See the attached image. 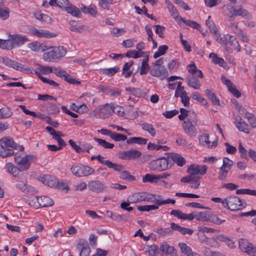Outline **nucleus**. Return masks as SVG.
Here are the masks:
<instances>
[{
  "label": "nucleus",
  "instance_id": "bf43d9fd",
  "mask_svg": "<svg viewBox=\"0 0 256 256\" xmlns=\"http://www.w3.org/2000/svg\"><path fill=\"white\" fill-rule=\"evenodd\" d=\"M180 63L178 60H173L168 64V68L170 71H176L178 68Z\"/></svg>",
  "mask_w": 256,
  "mask_h": 256
},
{
  "label": "nucleus",
  "instance_id": "7ed1b4c3",
  "mask_svg": "<svg viewBox=\"0 0 256 256\" xmlns=\"http://www.w3.org/2000/svg\"><path fill=\"white\" fill-rule=\"evenodd\" d=\"M50 50L43 54V59L46 61L54 62L56 59L64 57L67 50L63 46L51 47Z\"/></svg>",
  "mask_w": 256,
  "mask_h": 256
},
{
  "label": "nucleus",
  "instance_id": "680f3d73",
  "mask_svg": "<svg viewBox=\"0 0 256 256\" xmlns=\"http://www.w3.org/2000/svg\"><path fill=\"white\" fill-rule=\"evenodd\" d=\"M234 162L232 160L225 157L223 159V164L222 167L230 170Z\"/></svg>",
  "mask_w": 256,
  "mask_h": 256
},
{
  "label": "nucleus",
  "instance_id": "5fc2aeb1",
  "mask_svg": "<svg viewBox=\"0 0 256 256\" xmlns=\"http://www.w3.org/2000/svg\"><path fill=\"white\" fill-rule=\"evenodd\" d=\"M170 228H158L155 232H157L160 236H169L172 234Z\"/></svg>",
  "mask_w": 256,
  "mask_h": 256
},
{
  "label": "nucleus",
  "instance_id": "393cba45",
  "mask_svg": "<svg viewBox=\"0 0 256 256\" xmlns=\"http://www.w3.org/2000/svg\"><path fill=\"white\" fill-rule=\"evenodd\" d=\"M42 182L51 188H55L56 185V178L50 175H44L41 179Z\"/></svg>",
  "mask_w": 256,
  "mask_h": 256
},
{
  "label": "nucleus",
  "instance_id": "de8ad7c7",
  "mask_svg": "<svg viewBox=\"0 0 256 256\" xmlns=\"http://www.w3.org/2000/svg\"><path fill=\"white\" fill-rule=\"evenodd\" d=\"M12 112L8 108H2L0 109V119L7 118L11 116Z\"/></svg>",
  "mask_w": 256,
  "mask_h": 256
},
{
  "label": "nucleus",
  "instance_id": "e433bc0d",
  "mask_svg": "<svg viewBox=\"0 0 256 256\" xmlns=\"http://www.w3.org/2000/svg\"><path fill=\"white\" fill-rule=\"evenodd\" d=\"M158 144H155L152 142H148L147 146V148L152 150H158L162 149L164 151H167L168 150V147L166 146H162L160 144V140L158 141Z\"/></svg>",
  "mask_w": 256,
  "mask_h": 256
},
{
  "label": "nucleus",
  "instance_id": "37998d69",
  "mask_svg": "<svg viewBox=\"0 0 256 256\" xmlns=\"http://www.w3.org/2000/svg\"><path fill=\"white\" fill-rule=\"evenodd\" d=\"M94 140L95 142H97L98 144L105 148H110L112 149L114 147V144L106 142L105 140L94 138Z\"/></svg>",
  "mask_w": 256,
  "mask_h": 256
},
{
  "label": "nucleus",
  "instance_id": "8fccbe9b",
  "mask_svg": "<svg viewBox=\"0 0 256 256\" xmlns=\"http://www.w3.org/2000/svg\"><path fill=\"white\" fill-rule=\"evenodd\" d=\"M121 172L120 178L122 180L129 181H134L136 180L135 177L132 176L128 171L122 170Z\"/></svg>",
  "mask_w": 256,
  "mask_h": 256
},
{
  "label": "nucleus",
  "instance_id": "c03bdc74",
  "mask_svg": "<svg viewBox=\"0 0 256 256\" xmlns=\"http://www.w3.org/2000/svg\"><path fill=\"white\" fill-rule=\"evenodd\" d=\"M158 208V206L155 204L138 206L137 209L140 212H149L152 210H157Z\"/></svg>",
  "mask_w": 256,
  "mask_h": 256
},
{
  "label": "nucleus",
  "instance_id": "ea45409f",
  "mask_svg": "<svg viewBox=\"0 0 256 256\" xmlns=\"http://www.w3.org/2000/svg\"><path fill=\"white\" fill-rule=\"evenodd\" d=\"M141 126L142 129L148 132L152 136H154L156 135V130L152 124L144 122L142 124Z\"/></svg>",
  "mask_w": 256,
  "mask_h": 256
},
{
  "label": "nucleus",
  "instance_id": "13d9d810",
  "mask_svg": "<svg viewBox=\"0 0 256 256\" xmlns=\"http://www.w3.org/2000/svg\"><path fill=\"white\" fill-rule=\"evenodd\" d=\"M28 204L32 207L34 208H40L38 196H34L28 200Z\"/></svg>",
  "mask_w": 256,
  "mask_h": 256
},
{
  "label": "nucleus",
  "instance_id": "5701e85b",
  "mask_svg": "<svg viewBox=\"0 0 256 256\" xmlns=\"http://www.w3.org/2000/svg\"><path fill=\"white\" fill-rule=\"evenodd\" d=\"M222 80L224 84L226 86L228 91H230L234 96H240V92L233 86L230 80L226 79L224 76H222Z\"/></svg>",
  "mask_w": 256,
  "mask_h": 256
},
{
  "label": "nucleus",
  "instance_id": "774afa93",
  "mask_svg": "<svg viewBox=\"0 0 256 256\" xmlns=\"http://www.w3.org/2000/svg\"><path fill=\"white\" fill-rule=\"evenodd\" d=\"M210 16H208V19L206 20V24L209 28L211 32L214 33V34H216L218 32L217 28H216L214 23L210 20Z\"/></svg>",
  "mask_w": 256,
  "mask_h": 256
},
{
  "label": "nucleus",
  "instance_id": "0e129e2a",
  "mask_svg": "<svg viewBox=\"0 0 256 256\" xmlns=\"http://www.w3.org/2000/svg\"><path fill=\"white\" fill-rule=\"evenodd\" d=\"M229 170L221 167L218 172V179L220 180H224L227 177Z\"/></svg>",
  "mask_w": 256,
  "mask_h": 256
},
{
  "label": "nucleus",
  "instance_id": "58836bf2",
  "mask_svg": "<svg viewBox=\"0 0 256 256\" xmlns=\"http://www.w3.org/2000/svg\"><path fill=\"white\" fill-rule=\"evenodd\" d=\"M7 171L12 174L14 176H20L19 172L20 170L18 167L15 166L9 162L6 164Z\"/></svg>",
  "mask_w": 256,
  "mask_h": 256
},
{
  "label": "nucleus",
  "instance_id": "1a4fd4ad",
  "mask_svg": "<svg viewBox=\"0 0 256 256\" xmlns=\"http://www.w3.org/2000/svg\"><path fill=\"white\" fill-rule=\"evenodd\" d=\"M207 169L208 168L206 165L190 164L186 170L188 175L185 177H200V176H203L206 174Z\"/></svg>",
  "mask_w": 256,
  "mask_h": 256
},
{
  "label": "nucleus",
  "instance_id": "7c9ffc66",
  "mask_svg": "<svg viewBox=\"0 0 256 256\" xmlns=\"http://www.w3.org/2000/svg\"><path fill=\"white\" fill-rule=\"evenodd\" d=\"M236 126L241 132L246 134L250 132V128L248 125L241 118H240L239 122L236 124Z\"/></svg>",
  "mask_w": 256,
  "mask_h": 256
},
{
  "label": "nucleus",
  "instance_id": "a18cd8bd",
  "mask_svg": "<svg viewBox=\"0 0 256 256\" xmlns=\"http://www.w3.org/2000/svg\"><path fill=\"white\" fill-rule=\"evenodd\" d=\"M180 20L182 22L184 23L186 25L188 26L194 28L198 30L200 27V25L196 22L190 20H187L182 17L180 18Z\"/></svg>",
  "mask_w": 256,
  "mask_h": 256
},
{
  "label": "nucleus",
  "instance_id": "b1692460",
  "mask_svg": "<svg viewBox=\"0 0 256 256\" xmlns=\"http://www.w3.org/2000/svg\"><path fill=\"white\" fill-rule=\"evenodd\" d=\"M171 229L180 232L183 235L188 234L190 236L193 234V230L184 227H182L178 224L172 222L170 224Z\"/></svg>",
  "mask_w": 256,
  "mask_h": 256
},
{
  "label": "nucleus",
  "instance_id": "39448f33",
  "mask_svg": "<svg viewBox=\"0 0 256 256\" xmlns=\"http://www.w3.org/2000/svg\"><path fill=\"white\" fill-rule=\"evenodd\" d=\"M70 171L74 175L78 177L87 176L94 173V170L92 168L80 164L72 165Z\"/></svg>",
  "mask_w": 256,
  "mask_h": 256
},
{
  "label": "nucleus",
  "instance_id": "49530a36",
  "mask_svg": "<svg viewBox=\"0 0 256 256\" xmlns=\"http://www.w3.org/2000/svg\"><path fill=\"white\" fill-rule=\"evenodd\" d=\"M158 180V179L157 175H152L147 174L142 178L143 182H150L151 183H156Z\"/></svg>",
  "mask_w": 256,
  "mask_h": 256
},
{
  "label": "nucleus",
  "instance_id": "f8f14e48",
  "mask_svg": "<svg viewBox=\"0 0 256 256\" xmlns=\"http://www.w3.org/2000/svg\"><path fill=\"white\" fill-rule=\"evenodd\" d=\"M88 186L90 190L97 194L104 192L107 187L104 183L98 180H90Z\"/></svg>",
  "mask_w": 256,
  "mask_h": 256
},
{
  "label": "nucleus",
  "instance_id": "72a5a7b5",
  "mask_svg": "<svg viewBox=\"0 0 256 256\" xmlns=\"http://www.w3.org/2000/svg\"><path fill=\"white\" fill-rule=\"evenodd\" d=\"M148 139L141 137H132L126 140L127 144H136L144 145L147 143Z\"/></svg>",
  "mask_w": 256,
  "mask_h": 256
},
{
  "label": "nucleus",
  "instance_id": "4c0bfd02",
  "mask_svg": "<svg viewBox=\"0 0 256 256\" xmlns=\"http://www.w3.org/2000/svg\"><path fill=\"white\" fill-rule=\"evenodd\" d=\"M195 218L201 222H207L209 220V214L208 212H195Z\"/></svg>",
  "mask_w": 256,
  "mask_h": 256
},
{
  "label": "nucleus",
  "instance_id": "4be33fe9",
  "mask_svg": "<svg viewBox=\"0 0 256 256\" xmlns=\"http://www.w3.org/2000/svg\"><path fill=\"white\" fill-rule=\"evenodd\" d=\"M186 81L188 86L194 89H198L201 85L198 78L194 75H188Z\"/></svg>",
  "mask_w": 256,
  "mask_h": 256
},
{
  "label": "nucleus",
  "instance_id": "f03ea898",
  "mask_svg": "<svg viewBox=\"0 0 256 256\" xmlns=\"http://www.w3.org/2000/svg\"><path fill=\"white\" fill-rule=\"evenodd\" d=\"M16 144L12 138H3L0 139V156L6 158L14 154L12 148H16Z\"/></svg>",
  "mask_w": 256,
  "mask_h": 256
},
{
  "label": "nucleus",
  "instance_id": "a878e982",
  "mask_svg": "<svg viewBox=\"0 0 256 256\" xmlns=\"http://www.w3.org/2000/svg\"><path fill=\"white\" fill-rule=\"evenodd\" d=\"M150 73L152 76L158 77H166L168 75V71L164 67L151 68Z\"/></svg>",
  "mask_w": 256,
  "mask_h": 256
},
{
  "label": "nucleus",
  "instance_id": "f257e3e1",
  "mask_svg": "<svg viewBox=\"0 0 256 256\" xmlns=\"http://www.w3.org/2000/svg\"><path fill=\"white\" fill-rule=\"evenodd\" d=\"M246 206L244 200H242L236 196H230L224 199L223 206L230 210H242Z\"/></svg>",
  "mask_w": 256,
  "mask_h": 256
},
{
  "label": "nucleus",
  "instance_id": "79ce46f5",
  "mask_svg": "<svg viewBox=\"0 0 256 256\" xmlns=\"http://www.w3.org/2000/svg\"><path fill=\"white\" fill-rule=\"evenodd\" d=\"M148 56L146 55V57L142 60V66L140 70V74L141 75L146 74L148 70L150 68L148 62Z\"/></svg>",
  "mask_w": 256,
  "mask_h": 256
},
{
  "label": "nucleus",
  "instance_id": "6e6d98bb",
  "mask_svg": "<svg viewBox=\"0 0 256 256\" xmlns=\"http://www.w3.org/2000/svg\"><path fill=\"white\" fill-rule=\"evenodd\" d=\"M107 166L110 168H112L114 170L118 172H120L122 170H124L123 166L116 163H113L110 161L108 163Z\"/></svg>",
  "mask_w": 256,
  "mask_h": 256
},
{
  "label": "nucleus",
  "instance_id": "a19ab883",
  "mask_svg": "<svg viewBox=\"0 0 256 256\" xmlns=\"http://www.w3.org/2000/svg\"><path fill=\"white\" fill-rule=\"evenodd\" d=\"M13 68L21 72H25L26 74H32V70L28 67L25 66L24 65L15 61L12 66Z\"/></svg>",
  "mask_w": 256,
  "mask_h": 256
},
{
  "label": "nucleus",
  "instance_id": "9d476101",
  "mask_svg": "<svg viewBox=\"0 0 256 256\" xmlns=\"http://www.w3.org/2000/svg\"><path fill=\"white\" fill-rule=\"evenodd\" d=\"M28 33L34 36L40 38H50L56 37V34L46 30H38L35 27L31 26L29 28Z\"/></svg>",
  "mask_w": 256,
  "mask_h": 256
},
{
  "label": "nucleus",
  "instance_id": "9b49d317",
  "mask_svg": "<svg viewBox=\"0 0 256 256\" xmlns=\"http://www.w3.org/2000/svg\"><path fill=\"white\" fill-rule=\"evenodd\" d=\"M8 40L10 42L11 45L12 44L11 50L14 46H20L25 42L30 41L26 36H22L18 34H10Z\"/></svg>",
  "mask_w": 256,
  "mask_h": 256
},
{
  "label": "nucleus",
  "instance_id": "e2e57ef3",
  "mask_svg": "<svg viewBox=\"0 0 256 256\" xmlns=\"http://www.w3.org/2000/svg\"><path fill=\"white\" fill-rule=\"evenodd\" d=\"M40 42H30L28 45V48L36 52L40 51Z\"/></svg>",
  "mask_w": 256,
  "mask_h": 256
},
{
  "label": "nucleus",
  "instance_id": "dca6fc26",
  "mask_svg": "<svg viewBox=\"0 0 256 256\" xmlns=\"http://www.w3.org/2000/svg\"><path fill=\"white\" fill-rule=\"evenodd\" d=\"M142 153L137 150H130L123 152L120 154V158L123 160H130L139 158Z\"/></svg>",
  "mask_w": 256,
  "mask_h": 256
},
{
  "label": "nucleus",
  "instance_id": "c9c22d12",
  "mask_svg": "<svg viewBox=\"0 0 256 256\" xmlns=\"http://www.w3.org/2000/svg\"><path fill=\"white\" fill-rule=\"evenodd\" d=\"M68 0H50L49 4L51 6H57L61 8L64 9L69 4Z\"/></svg>",
  "mask_w": 256,
  "mask_h": 256
},
{
  "label": "nucleus",
  "instance_id": "bb28decb",
  "mask_svg": "<svg viewBox=\"0 0 256 256\" xmlns=\"http://www.w3.org/2000/svg\"><path fill=\"white\" fill-rule=\"evenodd\" d=\"M170 160L171 162L172 163V165L173 164V162H176L178 166H183L186 163L185 159L182 157L180 155L178 154H172L170 155V156L168 158Z\"/></svg>",
  "mask_w": 256,
  "mask_h": 256
},
{
  "label": "nucleus",
  "instance_id": "603ef678",
  "mask_svg": "<svg viewBox=\"0 0 256 256\" xmlns=\"http://www.w3.org/2000/svg\"><path fill=\"white\" fill-rule=\"evenodd\" d=\"M238 22H230L228 24V27L233 32L236 34H240L241 29L238 27Z\"/></svg>",
  "mask_w": 256,
  "mask_h": 256
},
{
  "label": "nucleus",
  "instance_id": "f3484780",
  "mask_svg": "<svg viewBox=\"0 0 256 256\" xmlns=\"http://www.w3.org/2000/svg\"><path fill=\"white\" fill-rule=\"evenodd\" d=\"M200 142L204 146H207L209 148H215L217 146V140L212 142L209 140V134H203L199 136Z\"/></svg>",
  "mask_w": 256,
  "mask_h": 256
},
{
  "label": "nucleus",
  "instance_id": "473e14b6",
  "mask_svg": "<svg viewBox=\"0 0 256 256\" xmlns=\"http://www.w3.org/2000/svg\"><path fill=\"white\" fill-rule=\"evenodd\" d=\"M40 208L47 207L53 205L54 202L52 198L48 196H42L38 197Z\"/></svg>",
  "mask_w": 256,
  "mask_h": 256
},
{
  "label": "nucleus",
  "instance_id": "aec40b11",
  "mask_svg": "<svg viewBox=\"0 0 256 256\" xmlns=\"http://www.w3.org/2000/svg\"><path fill=\"white\" fill-rule=\"evenodd\" d=\"M53 68L50 66H45L38 65V67L34 70V73L36 76L40 79V78L44 77L42 74H48L52 72Z\"/></svg>",
  "mask_w": 256,
  "mask_h": 256
},
{
  "label": "nucleus",
  "instance_id": "c85d7f7f",
  "mask_svg": "<svg viewBox=\"0 0 256 256\" xmlns=\"http://www.w3.org/2000/svg\"><path fill=\"white\" fill-rule=\"evenodd\" d=\"M64 10L68 13L71 14L73 16L78 18H80L82 16V14L80 9L70 2L69 4H68Z\"/></svg>",
  "mask_w": 256,
  "mask_h": 256
},
{
  "label": "nucleus",
  "instance_id": "6e6552de",
  "mask_svg": "<svg viewBox=\"0 0 256 256\" xmlns=\"http://www.w3.org/2000/svg\"><path fill=\"white\" fill-rule=\"evenodd\" d=\"M35 160V156L32 154L26 155L24 157H22L19 154H16L14 157V161L20 171H24L28 169L31 163Z\"/></svg>",
  "mask_w": 256,
  "mask_h": 256
},
{
  "label": "nucleus",
  "instance_id": "cd10ccee",
  "mask_svg": "<svg viewBox=\"0 0 256 256\" xmlns=\"http://www.w3.org/2000/svg\"><path fill=\"white\" fill-rule=\"evenodd\" d=\"M228 36H229V41L228 42L227 45L225 46V50L231 53L233 50H234V48H236V46H238V42L236 40L235 36L230 35Z\"/></svg>",
  "mask_w": 256,
  "mask_h": 256
},
{
  "label": "nucleus",
  "instance_id": "4468645a",
  "mask_svg": "<svg viewBox=\"0 0 256 256\" xmlns=\"http://www.w3.org/2000/svg\"><path fill=\"white\" fill-rule=\"evenodd\" d=\"M98 117L102 118H107L109 114H112V103L100 106L96 108Z\"/></svg>",
  "mask_w": 256,
  "mask_h": 256
},
{
  "label": "nucleus",
  "instance_id": "c756f323",
  "mask_svg": "<svg viewBox=\"0 0 256 256\" xmlns=\"http://www.w3.org/2000/svg\"><path fill=\"white\" fill-rule=\"evenodd\" d=\"M154 203L158 206H161L168 204H174L176 202L175 200L173 199L168 198L164 200L162 198V196L160 195H154Z\"/></svg>",
  "mask_w": 256,
  "mask_h": 256
},
{
  "label": "nucleus",
  "instance_id": "ddd939ff",
  "mask_svg": "<svg viewBox=\"0 0 256 256\" xmlns=\"http://www.w3.org/2000/svg\"><path fill=\"white\" fill-rule=\"evenodd\" d=\"M238 244L240 248L243 252L246 253L250 256L254 254V247L247 240L240 239L238 241Z\"/></svg>",
  "mask_w": 256,
  "mask_h": 256
},
{
  "label": "nucleus",
  "instance_id": "412c9836",
  "mask_svg": "<svg viewBox=\"0 0 256 256\" xmlns=\"http://www.w3.org/2000/svg\"><path fill=\"white\" fill-rule=\"evenodd\" d=\"M182 256H200L198 254L193 252L192 248L185 243L178 244Z\"/></svg>",
  "mask_w": 256,
  "mask_h": 256
},
{
  "label": "nucleus",
  "instance_id": "20e7f679",
  "mask_svg": "<svg viewBox=\"0 0 256 256\" xmlns=\"http://www.w3.org/2000/svg\"><path fill=\"white\" fill-rule=\"evenodd\" d=\"M172 163L170 158H160L151 161L148 165L149 168L154 171H163L171 168Z\"/></svg>",
  "mask_w": 256,
  "mask_h": 256
},
{
  "label": "nucleus",
  "instance_id": "4d7b16f0",
  "mask_svg": "<svg viewBox=\"0 0 256 256\" xmlns=\"http://www.w3.org/2000/svg\"><path fill=\"white\" fill-rule=\"evenodd\" d=\"M216 37V41L220 44H222L224 48H225V46L228 44V40L225 36H221L220 34L217 32L216 34H214Z\"/></svg>",
  "mask_w": 256,
  "mask_h": 256
},
{
  "label": "nucleus",
  "instance_id": "338daca9",
  "mask_svg": "<svg viewBox=\"0 0 256 256\" xmlns=\"http://www.w3.org/2000/svg\"><path fill=\"white\" fill-rule=\"evenodd\" d=\"M126 90L129 92L128 94H132L134 96H138V95L142 94L141 90L138 88H126Z\"/></svg>",
  "mask_w": 256,
  "mask_h": 256
},
{
  "label": "nucleus",
  "instance_id": "a211bd4d",
  "mask_svg": "<svg viewBox=\"0 0 256 256\" xmlns=\"http://www.w3.org/2000/svg\"><path fill=\"white\" fill-rule=\"evenodd\" d=\"M194 124L190 123V122L184 121L182 127L184 132L190 136H195L196 134V130Z\"/></svg>",
  "mask_w": 256,
  "mask_h": 256
},
{
  "label": "nucleus",
  "instance_id": "6ab92c4d",
  "mask_svg": "<svg viewBox=\"0 0 256 256\" xmlns=\"http://www.w3.org/2000/svg\"><path fill=\"white\" fill-rule=\"evenodd\" d=\"M200 178L183 177L180 179V182L182 183H189L191 188L196 189L200 184Z\"/></svg>",
  "mask_w": 256,
  "mask_h": 256
},
{
  "label": "nucleus",
  "instance_id": "423d86ee",
  "mask_svg": "<svg viewBox=\"0 0 256 256\" xmlns=\"http://www.w3.org/2000/svg\"><path fill=\"white\" fill-rule=\"evenodd\" d=\"M16 187L24 193L34 194L37 192L34 187L27 184L26 176L24 174L18 176Z\"/></svg>",
  "mask_w": 256,
  "mask_h": 256
},
{
  "label": "nucleus",
  "instance_id": "2eb2a0df",
  "mask_svg": "<svg viewBox=\"0 0 256 256\" xmlns=\"http://www.w3.org/2000/svg\"><path fill=\"white\" fill-rule=\"evenodd\" d=\"M232 12L230 16V18L232 20H234V18L238 16H240L247 18H250L252 17L250 14L246 10L242 7H240L239 8L232 7Z\"/></svg>",
  "mask_w": 256,
  "mask_h": 256
},
{
  "label": "nucleus",
  "instance_id": "f704fd0d",
  "mask_svg": "<svg viewBox=\"0 0 256 256\" xmlns=\"http://www.w3.org/2000/svg\"><path fill=\"white\" fill-rule=\"evenodd\" d=\"M81 247L80 256H89L90 252V248L86 242H82L78 244Z\"/></svg>",
  "mask_w": 256,
  "mask_h": 256
},
{
  "label": "nucleus",
  "instance_id": "0eeeda50",
  "mask_svg": "<svg viewBox=\"0 0 256 256\" xmlns=\"http://www.w3.org/2000/svg\"><path fill=\"white\" fill-rule=\"evenodd\" d=\"M154 194L147 192L134 193L130 196L128 202L130 203H137L143 201L154 203Z\"/></svg>",
  "mask_w": 256,
  "mask_h": 256
},
{
  "label": "nucleus",
  "instance_id": "2f4dec72",
  "mask_svg": "<svg viewBox=\"0 0 256 256\" xmlns=\"http://www.w3.org/2000/svg\"><path fill=\"white\" fill-rule=\"evenodd\" d=\"M70 25V30L73 32H76L79 33H81L83 30H85L87 28L86 26H78V22L74 20H71L69 22Z\"/></svg>",
  "mask_w": 256,
  "mask_h": 256
},
{
  "label": "nucleus",
  "instance_id": "09e8293b",
  "mask_svg": "<svg viewBox=\"0 0 256 256\" xmlns=\"http://www.w3.org/2000/svg\"><path fill=\"white\" fill-rule=\"evenodd\" d=\"M182 84L180 82L178 83L174 96H187L184 87L182 86Z\"/></svg>",
  "mask_w": 256,
  "mask_h": 256
},
{
  "label": "nucleus",
  "instance_id": "052dcab7",
  "mask_svg": "<svg viewBox=\"0 0 256 256\" xmlns=\"http://www.w3.org/2000/svg\"><path fill=\"white\" fill-rule=\"evenodd\" d=\"M202 252L206 256H221L222 253L220 252H213L210 248L204 247L202 248Z\"/></svg>",
  "mask_w": 256,
  "mask_h": 256
},
{
  "label": "nucleus",
  "instance_id": "864d4df0",
  "mask_svg": "<svg viewBox=\"0 0 256 256\" xmlns=\"http://www.w3.org/2000/svg\"><path fill=\"white\" fill-rule=\"evenodd\" d=\"M105 94L114 96L115 95L120 96L121 94V90L118 88H110L108 86Z\"/></svg>",
  "mask_w": 256,
  "mask_h": 256
},
{
  "label": "nucleus",
  "instance_id": "69168bd1",
  "mask_svg": "<svg viewBox=\"0 0 256 256\" xmlns=\"http://www.w3.org/2000/svg\"><path fill=\"white\" fill-rule=\"evenodd\" d=\"M11 45L10 42L8 40H2L0 39V48L2 49H6L8 50H11Z\"/></svg>",
  "mask_w": 256,
  "mask_h": 256
},
{
  "label": "nucleus",
  "instance_id": "3c124183",
  "mask_svg": "<svg viewBox=\"0 0 256 256\" xmlns=\"http://www.w3.org/2000/svg\"><path fill=\"white\" fill-rule=\"evenodd\" d=\"M110 138L116 142L124 141L127 140L126 136L114 132L112 134Z\"/></svg>",
  "mask_w": 256,
  "mask_h": 256
}]
</instances>
